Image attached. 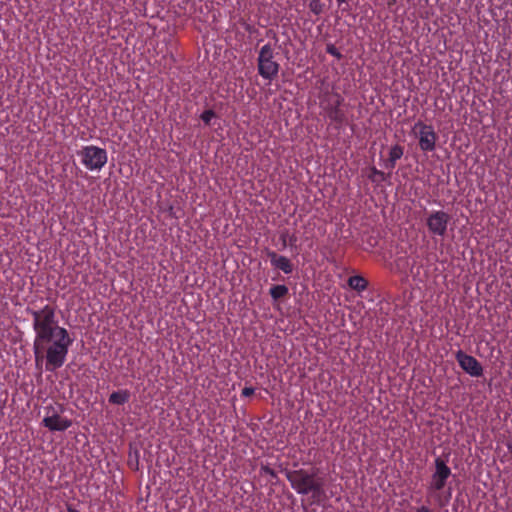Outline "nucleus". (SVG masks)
Instances as JSON below:
<instances>
[{
    "mask_svg": "<svg viewBox=\"0 0 512 512\" xmlns=\"http://www.w3.org/2000/svg\"><path fill=\"white\" fill-rule=\"evenodd\" d=\"M32 317V327L35 333L33 352L35 362H45V370L54 372L66 362L69 348L73 344L68 330L59 325L56 307L46 304L41 309L27 308Z\"/></svg>",
    "mask_w": 512,
    "mask_h": 512,
    "instance_id": "obj_1",
    "label": "nucleus"
},
{
    "mask_svg": "<svg viewBox=\"0 0 512 512\" xmlns=\"http://www.w3.org/2000/svg\"><path fill=\"white\" fill-rule=\"evenodd\" d=\"M415 512H432V510L428 506H421L416 509Z\"/></svg>",
    "mask_w": 512,
    "mask_h": 512,
    "instance_id": "obj_25",
    "label": "nucleus"
},
{
    "mask_svg": "<svg viewBox=\"0 0 512 512\" xmlns=\"http://www.w3.org/2000/svg\"><path fill=\"white\" fill-rule=\"evenodd\" d=\"M326 52L338 60L342 59L343 57L341 52L333 44L326 45Z\"/></svg>",
    "mask_w": 512,
    "mask_h": 512,
    "instance_id": "obj_22",
    "label": "nucleus"
},
{
    "mask_svg": "<svg viewBox=\"0 0 512 512\" xmlns=\"http://www.w3.org/2000/svg\"><path fill=\"white\" fill-rule=\"evenodd\" d=\"M336 1H337V3H338V5H339V6H340L341 4H343V3H345V2H346V0H336Z\"/></svg>",
    "mask_w": 512,
    "mask_h": 512,
    "instance_id": "obj_29",
    "label": "nucleus"
},
{
    "mask_svg": "<svg viewBox=\"0 0 512 512\" xmlns=\"http://www.w3.org/2000/svg\"><path fill=\"white\" fill-rule=\"evenodd\" d=\"M267 257L270 260L271 265L285 274H291L294 269V265L289 258L283 255H279L275 251L268 250Z\"/></svg>",
    "mask_w": 512,
    "mask_h": 512,
    "instance_id": "obj_11",
    "label": "nucleus"
},
{
    "mask_svg": "<svg viewBox=\"0 0 512 512\" xmlns=\"http://www.w3.org/2000/svg\"><path fill=\"white\" fill-rule=\"evenodd\" d=\"M438 504H439V506H440V507H443V506H445V504H446L445 502H443V501L441 500L440 496H438Z\"/></svg>",
    "mask_w": 512,
    "mask_h": 512,
    "instance_id": "obj_26",
    "label": "nucleus"
},
{
    "mask_svg": "<svg viewBox=\"0 0 512 512\" xmlns=\"http://www.w3.org/2000/svg\"><path fill=\"white\" fill-rule=\"evenodd\" d=\"M216 116L212 109L205 110L201 115V120L206 124L210 125L211 120Z\"/></svg>",
    "mask_w": 512,
    "mask_h": 512,
    "instance_id": "obj_21",
    "label": "nucleus"
},
{
    "mask_svg": "<svg viewBox=\"0 0 512 512\" xmlns=\"http://www.w3.org/2000/svg\"><path fill=\"white\" fill-rule=\"evenodd\" d=\"M309 8L312 13L319 15L323 11V4L319 0H311Z\"/></svg>",
    "mask_w": 512,
    "mask_h": 512,
    "instance_id": "obj_20",
    "label": "nucleus"
},
{
    "mask_svg": "<svg viewBox=\"0 0 512 512\" xmlns=\"http://www.w3.org/2000/svg\"><path fill=\"white\" fill-rule=\"evenodd\" d=\"M403 154L404 148L401 145L396 144L392 146L389 151V158L385 162V167L387 169L393 170L396 166V162L402 158Z\"/></svg>",
    "mask_w": 512,
    "mask_h": 512,
    "instance_id": "obj_12",
    "label": "nucleus"
},
{
    "mask_svg": "<svg viewBox=\"0 0 512 512\" xmlns=\"http://www.w3.org/2000/svg\"><path fill=\"white\" fill-rule=\"evenodd\" d=\"M274 49L270 43L263 45L257 58V69L259 75L268 81L277 78L280 70V64L274 60Z\"/></svg>",
    "mask_w": 512,
    "mask_h": 512,
    "instance_id": "obj_2",
    "label": "nucleus"
},
{
    "mask_svg": "<svg viewBox=\"0 0 512 512\" xmlns=\"http://www.w3.org/2000/svg\"><path fill=\"white\" fill-rule=\"evenodd\" d=\"M280 240L282 249H285L288 246V244L290 246H293L297 241V237L295 234L290 235L288 230H284L280 234Z\"/></svg>",
    "mask_w": 512,
    "mask_h": 512,
    "instance_id": "obj_18",
    "label": "nucleus"
},
{
    "mask_svg": "<svg viewBox=\"0 0 512 512\" xmlns=\"http://www.w3.org/2000/svg\"><path fill=\"white\" fill-rule=\"evenodd\" d=\"M77 155L81 159V164L90 171H100L108 161L107 151L95 145L82 147Z\"/></svg>",
    "mask_w": 512,
    "mask_h": 512,
    "instance_id": "obj_3",
    "label": "nucleus"
},
{
    "mask_svg": "<svg viewBox=\"0 0 512 512\" xmlns=\"http://www.w3.org/2000/svg\"><path fill=\"white\" fill-rule=\"evenodd\" d=\"M347 283L351 289L357 291L358 293H361L368 288V281L360 275L349 277Z\"/></svg>",
    "mask_w": 512,
    "mask_h": 512,
    "instance_id": "obj_14",
    "label": "nucleus"
},
{
    "mask_svg": "<svg viewBox=\"0 0 512 512\" xmlns=\"http://www.w3.org/2000/svg\"><path fill=\"white\" fill-rule=\"evenodd\" d=\"M316 473H309L304 469L291 470L286 472V478L291 487L301 495L309 494V487Z\"/></svg>",
    "mask_w": 512,
    "mask_h": 512,
    "instance_id": "obj_5",
    "label": "nucleus"
},
{
    "mask_svg": "<svg viewBox=\"0 0 512 512\" xmlns=\"http://www.w3.org/2000/svg\"><path fill=\"white\" fill-rule=\"evenodd\" d=\"M455 359L461 369L470 376L478 378L483 375V367L481 363L475 357L468 355L463 350L455 352Z\"/></svg>",
    "mask_w": 512,
    "mask_h": 512,
    "instance_id": "obj_9",
    "label": "nucleus"
},
{
    "mask_svg": "<svg viewBox=\"0 0 512 512\" xmlns=\"http://www.w3.org/2000/svg\"><path fill=\"white\" fill-rule=\"evenodd\" d=\"M410 268L408 259L404 256H400L395 259L392 270L396 273H406Z\"/></svg>",
    "mask_w": 512,
    "mask_h": 512,
    "instance_id": "obj_17",
    "label": "nucleus"
},
{
    "mask_svg": "<svg viewBox=\"0 0 512 512\" xmlns=\"http://www.w3.org/2000/svg\"><path fill=\"white\" fill-rule=\"evenodd\" d=\"M368 178L374 183H380L386 181L387 175L383 171L378 170L376 167H371Z\"/></svg>",
    "mask_w": 512,
    "mask_h": 512,
    "instance_id": "obj_19",
    "label": "nucleus"
},
{
    "mask_svg": "<svg viewBox=\"0 0 512 512\" xmlns=\"http://www.w3.org/2000/svg\"><path fill=\"white\" fill-rule=\"evenodd\" d=\"M261 472L263 474L269 475V476H271L273 478H275L277 476L275 470L270 468L268 465H262L261 466Z\"/></svg>",
    "mask_w": 512,
    "mask_h": 512,
    "instance_id": "obj_23",
    "label": "nucleus"
},
{
    "mask_svg": "<svg viewBox=\"0 0 512 512\" xmlns=\"http://www.w3.org/2000/svg\"><path fill=\"white\" fill-rule=\"evenodd\" d=\"M332 97L333 99L328 100L323 109L333 123L342 125L346 121L345 112L341 109L344 98L339 93H334Z\"/></svg>",
    "mask_w": 512,
    "mask_h": 512,
    "instance_id": "obj_7",
    "label": "nucleus"
},
{
    "mask_svg": "<svg viewBox=\"0 0 512 512\" xmlns=\"http://www.w3.org/2000/svg\"><path fill=\"white\" fill-rule=\"evenodd\" d=\"M507 448L512 453V441L507 444Z\"/></svg>",
    "mask_w": 512,
    "mask_h": 512,
    "instance_id": "obj_28",
    "label": "nucleus"
},
{
    "mask_svg": "<svg viewBox=\"0 0 512 512\" xmlns=\"http://www.w3.org/2000/svg\"><path fill=\"white\" fill-rule=\"evenodd\" d=\"M130 399V392L128 390H119L110 394L109 403L114 405H123Z\"/></svg>",
    "mask_w": 512,
    "mask_h": 512,
    "instance_id": "obj_15",
    "label": "nucleus"
},
{
    "mask_svg": "<svg viewBox=\"0 0 512 512\" xmlns=\"http://www.w3.org/2000/svg\"><path fill=\"white\" fill-rule=\"evenodd\" d=\"M309 493L315 501H320L325 497L324 481L322 478H313L312 484L309 487Z\"/></svg>",
    "mask_w": 512,
    "mask_h": 512,
    "instance_id": "obj_13",
    "label": "nucleus"
},
{
    "mask_svg": "<svg viewBox=\"0 0 512 512\" xmlns=\"http://www.w3.org/2000/svg\"><path fill=\"white\" fill-rule=\"evenodd\" d=\"M414 129L418 130L419 148L423 152L435 150L437 135L434 128L431 125L419 121L415 124Z\"/></svg>",
    "mask_w": 512,
    "mask_h": 512,
    "instance_id": "obj_6",
    "label": "nucleus"
},
{
    "mask_svg": "<svg viewBox=\"0 0 512 512\" xmlns=\"http://www.w3.org/2000/svg\"><path fill=\"white\" fill-rule=\"evenodd\" d=\"M450 475L451 469L446 465L442 458L437 457L435 459V472L432 475V481L428 487V491L432 492L442 490Z\"/></svg>",
    "mask_w": 512,
    "mask_h": 512,
    "instance_id": "obj_8",
    "label": "nucleus"
},
{
    "mask_svg": "<svg viewBox=\"0 0 512 512\" xmlns=\"http://www.w3.org/2000/svg\"><path fill=\"white\" fill-rule=\"evenodd\" d=\"M254 392H255V389L253 387H244L242 389L241 395L243 397H250L254 394Z\"/></svg>",
    "mask_w": 512,
    "mask_h": 512,
    "instance_id": "obj_24",
    "label": "nucleus"
},
{
    "mask_svg": "<svg viewBox=\"0 0 512 512\" xmlns=\"http://www.w3.org/2000/svg\"><path fill=\"white\" fill-rule=\"evenodd\" d=\"M289 293V289L286 285H273L270 290L269 294L272 297L274 301L280 300L284 297H286Z\"/></svg>",
    "mask_w": 512,
    "mask_h": 512,
    "instance_id": "obj_16",
    "label": "nucleus"
},
{
    "mask_svg": "<svg viewBox=\"0 0 512 512\" xmlns=\"http://www.w3.org/2000/svg\"><path fill=\"white\" fill-rule=\"evenodd\" d=\"M42 424L50 431H65L71 427L72 421L66 417L60 416L51 407L47 411V415L43 418Z\"/></svg>",
    "mask_w": 512,
    "mask_h": 512,
    "instance_id": "obj_10",
    "label": "nucleus"
},
{
    "mask_svg": "<svg viewBox=\"0 0 512 512\" xmlns=\"http://www.w3.org/2000/svg\"><path fill=\"white\" fill-rule=\"evenodd\" d=\"M67 512H79L78 510L74 509L73 507L71 506H68L67 508Z\"/></svg>",
    "mask_w": 512,
    "mask_h": 512,
    "instance_id": "obj_27",
    "label": "nucleus"
},
{
    "mask_svg": "<svg viewBox=\"0 0 512 512\" xmlns=\"http://www.w3.org/2000/svg\"><path fill=\"white\" fill-rule=\"evenodd\" d=\"M450 215L443 210H434L426 218V226L433 236L444 237L447 233Z\"/></svg>",
    "mask_w": 512,
    "mask_h": 512,
    "instance_id": "obj_4",
    "label": "nucleus"
}]
</instances>
